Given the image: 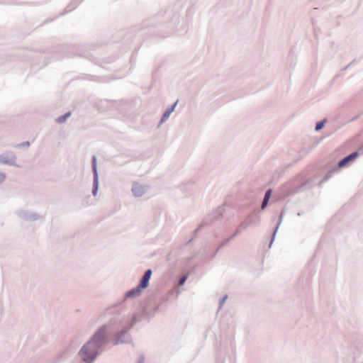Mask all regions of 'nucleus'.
<instances>
[{"label":"nucleus","mask_w":363,"mask_h":363,"mask_svg":"<svg viewBox=\"0 0 363 363\" xmlns=\"http://www.w3.org/2000/svg\"><path fill=\"white\" fill-rule=\"evenodd\" d=\"M358 155L357 152H353L345 157L343 160L340 161L338 166L339 167H343L347 162H350L352 160H354Z\"/></svg>","instance_id":"7ed1b4c3"},{"label":"nucleus","mask_w":363,"mask_h":363,"mask_svg":"<svg viewBox=\"0 0 363 363\" xmlns=\"http://www.w3.org/2000/svg\"><path fill=\"white\" fill-rule=\"evenodd\" d=\"M141 288H140V286L136 288V289H134L130 291H128L127 293V296H138L140 295V292H141Z\"/></svg>","instance_id":"20e7f679"},{"label":"nucleus","mask_w":363,"mask_h":363,"mask_svg":"<svg viewBox=\"0 0 363 363\" xmlns=\"http://www.w3.org/2000/svg\"><path fill=\"white\" fill-rule=\"evenodd\" d=\"M325 121L319 122L316 124L315 130H319L324 126Z\"/></svg>","instance_id":"423d86ee"},{"label":"nucleus","mask_w":363,"mask_h":363,"mask_svg":"<svg viewBox=\"0 0 363 363\" xmlns=\"http://www.w3.org/2000/svg\"><path fill=\"white\" fill-rule=\"evenodd\" d=\"M151 275H152L151 269H148L147 271H146V272L145 273V274L143 275V277L141 279L140 284L139 285L140 288L145 289L147 287L148 282H149Z\"/></svg>","instance_id":"f03ea898"},{"label":"nucleus","mask_w":363,"mask_h":363,"mask_svg":"<svg viewBox=\"0 0 363 363\" xmlns=\"http://www.w3.org/2000/svg\"><path fill=\"white\" fill-rule=\"evenodd\" d=\"M173 109H174V107L172 108H170L168 111H167L165 113H171L173 111Z\"/></svg>","instance_id":"1a4fd4ad"},{"label":"nucleus","mask_w":363,"mask_h":363,"mask_svg":"<svg viewBox=\"0 0 363 363\" xmlns=\"http://www.w3.org/2000/svg\"><path fill=\"white\" fill-rule=\"evenodd\" d=\"M270 196H271V190H268L265 194L264 199L262 202V208H264L267 205V202H268V200H269Z\"/></svg>","instance_id":"39448f33"},{"label":"nucleus","mask_w":363,"mask_h":363,"mask_svg":"<svg viewBox=\"0 0 363 363\" xmlns=\"http://www.w3.org/2000/svg\"><path fill=\"white\" fill-rule=\"evenodd\" d=\"M186 279V277H183L182 278H181V279L179 280V285H183L184 284Z\"/></svg>","instance_id":"6e6552de"},{"label":"nucleus","mask_w":363,"mask_h":363,"mask_svg":"<svg viewBox=\"0 0 363 363\" xmlns=\"http://www.w3.org/2000/svg\"><path fill=\"white\" fill-rule=\"evenodd\" d=\"M105 337L104 329H100L91 341L87 342L79 352V355L84 362H92L97 354V350Z\"/></svg>","instance_id":"f257e3e1"},{"label":"nucleus","mask_w":363,"mask_h":363,"mask_svg":"<svg viewBox=\"0 0 363 363\" xmlns=\"http://www.w3.org/2000/svg\"><path fill=\"white\" fill-rule=\"evenodd\" d=\"M67 116H68V115H65V116H62V117L59 118L57 119V121H58L59 122H61V123H62V122H63V121H65L66 120V118H67Z\"/></svg>","instance_id":"0eeeda50"},{"label":"nucleus","mask_w":363,"mask_h":363,"mask_svg":"<svg viewBox=\"0 0 363 363\" xmlns=\"http://www.w3.org/2000/svg\"><path fill=\"white\" fill-rule=\"evenodd\" d=\"M169 116V115L164 114V118H162V121H164V120L165 119V118H166L167 116Z\"/></svg>","instance_id":"9d476101"}]
</instances>
